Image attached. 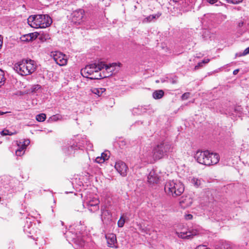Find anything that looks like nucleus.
I'll return each mask as SVG.
<instances>
[{"instance_id":"1","label":"nucleus","mask_w":249,"mask_h":249,"mask_svg":"<svg viewBox=\"0 0 249 249\" xmlns=\"http://www.w3.org/2000/svg\"><path fill=\"white\" fill-rule=\"evenodd\" d=\"M83 223L80 221L79 224H77L75 226H71L68 231H66L65 232L63 231V232L67 240L69 243H75L79 249H89V244L86 242L85 237L82 235V231L85 229Z\"/></svg>"},{"instance_id":"2","label":"nucleus","mask_w":249,"mask_h":249,"mask_svg":"<svg viewBox=\"0 0 249 249\" xmlns=\"http://www.w3.org/2000/svg\"><path fill=\"white\" fill-rule=\"evenodd\" d=\"M172 150L173 147L169 143L162 142L153 148L152 153L149 152L143 154V156L145 157L144 161L150 162L152 159L160 160L167 156L169 153L172 152Z\"/></svg>"},{"instance_id":"3","label":"nucleus","mask_w":249,"mask_h":249,"mask_svg":"<svg viewBox=\"0 0 249 249\" xmlns=\"http://www.w3.org/2000/svg\"><path fill=\"white\" fill-rule=\"evenodd\" d=\"M194 158L199 163L207 166L217 164L220 159L218 154L211 153L208 150L197 151Z\"/></svg>"},{"instance_id":"4","label":"nucleus","mask_w":249,"mask_h":249,"mask_svg":"<svg viewBox=\"0 0 249 249\" xmlns=\"http://www.w3.org/2000/svg\"><path fill=\"white\" fill-rule=\"evenodd\" d=\"M104 63L103 62L89 64L81 70V75L90 79H100V71L104 69Z\"/></svg>"},{"instance_id":"5","label":"nucleus","mask_w":249,"mask_h":249,"mask_svg":"<svg viewBox=\"0 0 249 249\" xmlns=\"http://www.w3.org/2000/svg\"><path fill=\"white\" fill-rule=\"evenodd\" d=\"M27 20L28 24L34 28H45L52 23L51 18L48 15H31Z\"/></svg>"},{"instance_id":"6","label":"nucleus","mask_w":249,"mask_h":249,"mask_svg":"<svg viewBox=\"0 0 249 249\" xmlns=\"http://www.w3.org/2000/svg\"><path fill=\"white\" fill-rule=\"evenodd\" d=\"M184 191L183 184L177 180H167L164 185V191L169 196L176 197L180 196Z\"/></svg>"},{"instance_id":"7","label":"nucleus","mask_w":249,"mask_h":249,"mask_svg":"<svg viewBox=\"0 0 249 249\" xmlns=\"http://www.w3.org/2000/svg\"><path fill=\"white\" fill-rule=\"evenodd\" d=\"M36 66L31 59L23 60L14 66V69L21 75H27L32 73L36 70Z\"/></svg>"},{"instance_id":"8","label":"nucleus","mask_w":249,"mask_h":249,"mask_svg":"<svg viewBox=\"0 0 249 249\" xmlns=\"http://www.w3.org/2000/svg\"><path fill=\"white\" fill-rule=\"evenodd\" d=\"M84 206H86L91 213H95L100 209V201L98 198L91 195L86 196Z\"/></svg>"},{"instance_id":"9","label":"nucleus","mask_w":249,"mask_h":249,"mask_svg":"<svg viewBox=\"0 0 249 249\" xmlns=\"http://www.w3.org/2000/svg\"><path fill=\"white\" fill-rule=\"evenodd\" d=\"M195 0H180L178 8L182 13L191 11L195 3Z\"/></svg>"},{"instance_id":"10","label":"nucleus","mask_w":249,"mask_h":249,"mask_svg":"<svg viewBox=\"0 0 249 249\" xmlns=\"http://www.w3.org/2000/svg\"><path fill=\"white\" fill-rule=\"evenodd\" d=\"M85 12L83 9L75 10L71 14V22L75 25H80L83 21Z\"/></svg>"},{"instance_id":"11","label":"nucleus","mask_w":249,"mask_h":249,"mask_svg":"<svg viewBox=\"0 0 249 249\" xmlns=\"http://www.w3.org/2000/svg\"><path fill=\"white\" fill-rule=\"evenodd\" d=\"M51 56L56 63L59 66H64L67 64V59L65 54L60 52H54L52 53Z\"/></svg>"},{"instance_id":"12","label":"nucleus","mask_w":249,"mask_h":249,"mask_svg":"<svg viewBox=\"0 0 249 249\" xmlns=\"http://www.w3.org/2000/svg\"><path fill=\"white\" fill-rule=\"evenodd\" d=\"M115 168L122 176H126L128 168L126 164L123 161L120 160L117 161L115 163Z\"/></svg>"},{"instance_id":"13","label":"nucleus","mask_w":249,"mask_h":249,"mask_svg":"<svg viewBox=\"0 0 249 249\" xmlns=\"http://www.w3.org/2000/svg\"><path fill=\"white\" fill-rule=\"evenodd\" d=\"M116 64L113 63L112 65H107L104 64L103 71L102 72H100L101 74V79L108 77L113 74L114 71V66Z\"/></svg>"},{"instance_id":"14","label":"nucleus","mask_w":249,"mask_h":249,"mask_svg":"<svg viewBox=\"0 0 249 249\" xmlns=\"http://www.w3.org/2000/svg\"><path fill=\"white\" fill-rule=\"evenodd\" d=\"M76 146H78L75 145L74 140L70 141L67 144L64 146L62 149L63 151L67 155H71L74 153L76 150H77Z\"/></svg>"},{"instance_id":"15","label":"nucleus","mask_w":249,"mask_h":249,"mask_svg":"<svg viewBox=\"0 0 249 249\" xmlns=\"http://www.w3.org/2000/svg\"><path fill=\"white\" fill-rule=\"evenodd\" d=\"M148 182L150 184H157L160 181V176L156 170H152L147 176Z\"/></svg>"},{"instance_id":"16","label":"nucleus","mask_w":249,"mask_h":249,"mask_svg":"<svg viewBox=\"0 0 249 249\" xmlns=\"http://www.w3.org/2000/svg\"><path fill=\"white\" fill-rule=\"evenodd\" d=\"M108 246L110 248H117V242L116 235L113 233L106 235Z\"/></svg>"},{"instance_id":"17","label":"nucleus","mask_w":249,"mask_h":249,"mask_svg":"<svg viewBox=\"0 0 249 249\" xmlns=\"http://www.w3.org/2000/svg\"><path fill=\"white\" fill-rule=\"evenodd\" d=\"M193 203V199L189 196H183L180 200L179 204L183 209L189 207Z\"/></svg>"},{"instance_id":"18","label":"nucleus","mask_w":249,"mask_h":249,"mask_svg":"<svg viewBox=\"0 0 249 249\" xmlns=\"http://www.w3.org/2000/svg\"><path fill=\"white\" fill-rule=\"evenodd\" d=\"M35 220L33 217H27L26 220V224L24 226L23 231L24 232H29L28 229L32 227H36L35 224H33Z\"/></svg>"},{"instance_id":"19","label":"nucleus","mask_w":249,"mask_h":249,"mask_svg":"<svg viewBox=\"0 0 249 249\" xmlns=\"http://www.w3.org/2000/svg\"><path fill=\"white\" fill-rule=\"evenodd\" d=\"M29 232H24L28 237L31 238L35 241H37L38 237L37 234V231L35 228L32 227L28 229Z\"/></svg>"},{"instance_id":"20","label":"nucleus","mask_w":249,"mask_h":249,"mask_svg":"<svg viewBox=\"0 0 249 249\" xmlns=\"http://www.w3.org/2000/svg\"><path fill=\"white\" fill-rule=\"evenodd\" d=\"M214 18H220L221 19H224L225 18V17L224 16H223V15H221L220 14L217 15H215L213 14H205L204 15V17L202 18V20H203L202 23L205 22L207 19L209 20V19L212 20V19H213Z\"/></svg>"},{"instance_id":"21","label":"nucleus","mask_w":249,"mask_h":249,"mask_svg":"<svg viewBox=\"0 0 249 249\" xmlns=\"http://www.w3.org/2000/svg\"><path fill=\"white\" fill-rule=\"evenodd\" d=\"M147 107L146 106H139L138 107L134 108L132 109V113L134 115H141L143 112H146Z\"/></svg>"},{"instance_id":"22","label":"nucleus","mask_w":249,"mask_h":249,"mask_svg":"<svg viewBox=\"0 0 249 249\" xmlns=\"http://www.w3.org/2000/svg\"><path fill=\"white\" fill-rule=\"evenodd\" d=\"M243 107L241 105H236L234 106V117H238L242 120V117L243 116L244 113L243 112Z\"/></svg>"},{"instance_id":"23","label":"nucleus","mask_w":249,"mask_h":249,"mask_svg":"<svg viewBox=\"0 0 249 249\" xmlns=\"http://www.w3.org/2000/svg\"><path fill=\"white\" fill-rule=\"evenodd\" d=\"M36 36H34L33 33H30V34L23 35L20 37V39L22 41L28 42V41H32V40L36 39Z\"/></svg>"},{"instance_id":"24","label":"nucleus","mask_w":249,"mask_h":249,"mask_svg":"<svg viewBox=\"0 0 249 249\" xmlns=\"http://www.w3.org/2000/svg\"><path fill=\"white\" fill-rule=\"evenodd\" d=\"M101 218L102 221H104V220L107 217H108V218H109L110 216V213L109 211L106 209L105 207H102L101 208Z\"/></svg>"},{"instance_id":"25","label":"nucleus","mask_w":249,"mask_h":249,"mask_svg":"<svg viewBox=\"0 0 249 249\" xmlns=\"http://www.w3.org/2000/svg\"><path fill=\"white\" fill-rule=\"evenodd\" d=\"M202 37L205 40H207L209 39L212 40L214 38V35L212 34L209 30H205L203 32Z\"/></svg>"},{"instance_id":"26","label":"nucleus","mask_w":249,"mask_h":249,"mask_svg":"<svg viewBox=\"0 0 249 249\" xmlns=\"http://www.w3.org/2000/svg\"><path fill=\"white\" fill-rule=\"evenodd\" d=\"M164 91L162 90H158L153 93V97L155 99L161 98L164 95Z\"/></svg>"},{"instance_id":"27","label":"nucleus","mask_w":249,"mask_h":249,"mask_svg":"<svg viewBox=\"0 0 249 249\" xmlns=\"http://www.w3.org/2000/svg\"><path fill=\"white\" fill-rule=\"evenodd\" d=\"M105 91L106 89L104 88H94L92 90V92L99 97L101 96Z\"/></svg>"},{"instance_id":"28","label":"nucleus","mask_w":249,"mask_h":249,"mask_svg":"<svg viewBox=\"0 0 249 249\" xmlns=\"http://www.w3.org/2000/svg\"><path fill=\"white\" fill-rule=\"evenodd\" d=\"M82 141L85 142V147H86L87 149L91 150L93 147L92 143L90 142L88 140L85 136H84L82 137Z\"/></svg>"},{"instance_id":"29","label":"nucleus","mask_w":249,"mask_h":249,"mask_svg":"<svg viewBox=\"0 0 249 249\" xmlns=\"http://www.w3.org/2000/svg\"><path fill=\"white\" fill-rule=\"evenodd\" d=\"M190 182L196 187H198L201 184V180L194 177L191 178Z\"/></svg>"},{"instance_id":"30","label":"nucleus","mask_w":249,"mask_h":249,"mask_svg":"<svg viewBox=\"0 0 249 249\" xmlns=\"http://www.w3.org/2000/svg\"><path fill=\"white\" fill-rule=\"evenodd\" d=\"M193 235L191 233L190 231H187V232H181L179 235L178 236L181 238H187L189 239Z\"/></svg>"},{"instance_id":"31","label":"nucleus","mask_w":249,"mask_h":249,"mask_svg":"<svg viewBox=\"0 0 249 249\" xmlns=\"http://www.w3.org/2000/svg\"><path fill=\"white\" fill-rule=\"evenodd\" d=\"M62 118V117L59 114H55L52 116L50 117L48 121L49 122H56L58 120H61Z\"/></svg>"},{"instance_id":"32","label":"nucleus","mask_w":249,"mask_h":249,"mask_svg":"<svg viewBox=\"0 0 249 249\" xmlns=\"http://www.w3.org/2000/svg\"><path fill=\"white\" fill-rule=\"evenodd\" d=\"M74 142H75V145H77L78 146H76V148H77V149H82L83 147H85V142L82 141V138L81 140H79L78 142H77L76 141H74Z\"/></svg>"},{"instance_id":"33","label":"nucleus","mask_w":249,"mask_h":249,"mask_svg":"<svg viewBox=\"0 0 249 249\" xmlns=\"http://www.w3.org/2000/svg\"><path fill=\"white\" fill-rule=\"evenodd\" d=\"M36 120L39 122H43L46 118V115L44 113H40L36 116Z\"/></svg>"},{"instance_id":"34","label":"nucleus","mask_w":249,"mask_h":249,"mask_svg":"<svg viewBox=\"0 0 249 249\" xmlns=\"http://www.w3.org/2000/svg\"><path fill=\"white\" fill-rule=\"evenodd\" d=\"M5 81L4 73L3 71L0 69V87L4 85Z\"/></svg>"},{"instance_id":"35","label":"nucleus","mask_w":249,"mask_h":249,"mask_svg":"<svg viewBox=\"0 0 249 249\" xmlns=\"http://www.w3.org/2000/svg\"><path fill=\"white\" fill-rule=\"evenodd\" d=\"M110 152L108 150H106L101 154V156L102 159H104V161L107 160L110 157Z\"/></svg>"},{"instance_id":"36","label":"nucleus","mask_w":249,"mask_h":249,"mask_svg":"<svg viewBox=\"0 0 249 249\" xmlns=\"http://www.w3.org/2000/svg\"><path fill=\"white\" fill-rule=\"evenodd\" d=\"M217 249H231L230 245L226 243H222L220 246H219Z\"/></svg>"},{"instance_id":"37","label":"nucleus","mask_w":249,"mask_h":249,"mask_svg":"<svg viewBox=\"0 0 249 249\" xmlns=\"http://www.w3.org/2000/svg\"><path fill=\"white\" fill-rule=\"evenodd\" d=\"M248 54H249V47L246 48L243 53H236L235 54V57L244 56Z\"/></svg>"},{"instance_id":"38","label":"nucleus","mask_w":249,"mask_h":249,"mask_svg":"<svg viewBox=\"0 0 249 249\" xmlns=\"http://www.w3.org/2000/svg\"><path fill=\"white\" fill-rule=\"evenodd\" d=\"M213 219L217 221L223 220L224 219L223 217L220 213H213Z\"/></svg>"},{"instance_id":"39","label":"nucleus","mask_w":249,"mask_h":249,"mask_svg":"<svg viewBox=\"0 0 249 249\" xmlns=\"http://www.w3.org/2000/svg\"><path fill=\"white\" fill-rule=\"evenodd\" d=\"M74 1V0H60V1L57 2L59 4H63L64 5H69L70 4H71Z\"/></svg>"},{"instance_id":"40","label":"nucleus","mask_w":249,"mask_h":249,"mask_svg":"<svg viewBox=\"0 0 249 249\" xmlns=\"http://www.w3.org/2000/svg\"><path fill=\"white\" fill-rule=\"evenodd\" d=\"M25 149L24 147H20L19 149H17L16 151V154L18 156H20L22 155L24 153V150Z\"/></svg>"},{"instance_id":"41","label":"nucleus","mask_w":249,"mask_h":249,"mask_svg":"<svg viewBox=\"0 0 249 249\" xmlns=\"http://www.w3.org/2000/svg\"><path fill=\"white\" fill-rule=\"evenodd\" d=\"M160 15H161V14H159V13H158L155 15H150L148 17L147 19L149 21H151L152 20H153L154 19L158 18H159L160 16Z\"/></svg>"},{"instance_id":"42","label":"nucleus","mask_w":249,"mask_h":249,"mask_svg":"<svg viewBox=\"0 0 249 249\" xmlns=\"http://www.w3.org/2000/svg\"><path fill=\"white\" fill-rule=\"evenodd\" d=\"M125 223V219L123 218V217H121L120 219L118 221V226L119 227L122 228L124 226Z\"/></svg>"},{"instance_id":"43","label":"nucleus","mask_w":249,"mask_h":249,"mask_svg":"<svg viewBox=\"0 0 249 249\" xmlns=\"http://www.w3.org/2000/svg\"><path fill=\"white\" fill-rule=\"evenodd\" d=\"M13 133L10 132L7 129H4L3 130L1 131L0 132V134L2 136H7V135H10L11 136L13 135Z\"/></svg>"},{"instance_id":"44","label":"nucleus","mask_w":249,"mask_h":249,"mask_svg":"<svg viewBox=\"0 0 249 249\" xmlns=\"http://www.w3.org/2000/svg\"><path fill=\"white\" fill-rule=\"evenodd\" d=\"M205 0L211 4H215V5H216V6L219 5V4L221 3V2L218 1V0Z\"/></svg>"},{"instance_id":"45","label":"nucleus","mask_w":249,"mask_h":249,"mask_svg":"<svg viewBox=\"0 0 249 249\" xmlns=\"http://www.w3.org/2000/svg\"><path fill=\"white\" fill-rule=\"evenodd\" d=\"M41 88V87L39 85H36L33 86L31 89V91L32 92H35L36 90H37L38 89H40Z\"/></svg>"},{"instance_id":"46","label":"nucleus","mask_w":249,"mask_h":249,"mask_svg":"<svg viewBox=\"0 0 249 249\" xmlns=\"http://www.w3.org/2000/svg\"><path fill=\"white\" fill-rule=\"evenodd\" d=\"M30 142L29 140H25L23 142V143L21 145V147H24V149H26V147L30 144Z\"/></svg>"},{"instance_id":"47","label":"nucleus","mask_w":249,"mask_h":249,"mask_svg":"<svg viewBox=\"0 0 249 249\" xmlns=\"http://www.w3.org/2000/svg\"><path fill=\"white\" fill-rule=\"evenodd\" d=\"M95 160L96 162L98 163H102L105 161L104 159H102L101 156L96 157Z\"/></svg>"},{"instance_id":"48","label":"nucleus","mask_w":249,"mask_h":249,"mask_svg":"<svg viewBox=\"0 0 249 249\" xmlns=\"http://www.w3.org/2000/svg\"><path fill=\"white\" fill-rule=\"evenodd\" d=\"M189 95H190V93L186 92L182 94V95L181 96V98L183 100H186L189 98Z\"/></svg>"},{"instance_id":"49","label":"nucleus","mask_w":249,"mask_h":249,"mask_svg":"<svg viewBox=\"0 0 249 249\" xmlns=\"http://www.w3.org/2000/svg\"><path fill=\"white\" fill-rule=\"evenodd\" d=\"M203 64L201 62H199L194 68L195 70H197L200 68H202L203 67Z\"/></svg>"},{"instance_id":"50","label":"nucleus","mask_w":249,"mask_h":249,"mask_svg":"<svg viewBox=\"0 0 249 249\" xmlns=\"http://www.w3.org/2000/svg\"><path fill=\"white\" fill-rule=\"evenodd\" d=\"M185 218L187 220H190L193 218V215L191 214H187L185 215Z\"/></svg>"},{"instance_id":"51","label":"nucleus","mask_w":249,"mask_h":249,"mask_svg":"<svg viewBox=\"0 0 249 249\" xmlns=\"http://www.w3.org/2000/svg\"><path fill=\"white\" fill-rule=\"evenodd\" d=\"M196 249H211L210 248H207L205 246H199L197 247Z\"/></svg>"},{"instance_id":"52","label":"nucleus","mask_w":249,"mask_h":249,"mask_svg":"<svg viewBox=\"0 0 249 249\" xmlns=\"http://www.w3.org/2000/svg\"><path fill=\"white\" fill-rule=\"evenodd\" d=\"M209 61H210V59H205L203 60H202L201 62L203 64H205L208 63Z\"/></svg>"},{"instance_id":"53","label":"nucleus","mask_w":249,"mask_h":249,"mask_svg":"<svg viewBox=\"0 0 249 249\" xmlns=\"http://www.w3.org/2000/svg\"><path fill=\"white\" fill-rule=\"evenodd\" d=\"M2 39H3L2 36L1 35H0V49H1L2 44H3Z\"/></svg>"},{"instance_id":"54","label":"nucleus","mask_w":249,"mask_h":249,"mask_svg":"<svg viewBox=\"0 0 249 249\" xmlns=\"http://www.w3.org/2000/svg\"><path fill=\"white\" fill-rule=\"evenodd\" d=\"M243 24H244V22L242 21H241L238 24V27H239V28L242 27L243 26Z\"/></svg>"},{"instance_id":"55","label":"nucleus","mask_w":249,"mask_h":249,"mask_svg":"<svg viewBox=\"0 0 249 249\" xmlns=\"http://www.w3.org/2000/svg\"><path fill=\"white\" fill-rule=\"evenodd\" d=\"M243 0H234V4L242 2Z\"/></svg>"},{"instance_id":"56","label":"nucleus","mask_w":249,"mask_h":249,"mask_svg":"<svg viewBox=\"0 0 249 249\" xmlns=\"http://www.w3.org/2000/svg\"><path fill=\"white\" fill-rule=\"evenodd\" d=\"M225 113L227 115H228L229 116H231V115H232V112H231L229 111H228L227 110L225 111Z\"/></svg>"},{"instance_id":"57","label":"nucleus","mask_w":249,"mask_h":249,"mask_svg":"<svg viewBox=\"0 0 249 249\" xmlns=\"http://www.w3.org/2000/svg\"><path fill=\"white\" fill-rule=\"evenodd\" d=\"M234 9H237L238 10H241L242 9V7L241 6H238V7L234 6Z\"/></svg>"},{"instance_id":"58","label":"nucleus","mask_w":249,"mask_h":249,"mask_svg":"<svg viewBox=\"0 0 249 249\" xmlns=\"http://www.w3.org/2000/svg\"><path fill=\"white\" fill-rule=\"evenodd\" d=\"M227 2L230 3H233V0H225Z\"/></svg>"},{"instance_id":"59","label":"nucleus","mask_w":249,"mask_h":249,"mask_svg":"<svg viewBox=\"0 0 249 249\" xmlns=\"http://www.w3.org/2000/svg\"><path fill=\"white\" fill-rule=\"evenodd\" d=\"M8 112H3L0 110V115H4L6 113H7Z\"/></svg>"},{"instance_id":"60","label":"nucleus","mask_w":249,"mask_h":249,"mask_svg":"<svg viewBox=\"0 0 249 249\" xmlns=\"http://www.w3.org/2000/svg\"><path fill=\"white\" fill-rule=\"evenodd\" d=\"M245 188H243V192H245L246 193V194H247L249 195V190L247 191V190H245Z\"/></svg>"},{"instance_id":"61","label":"nucleus","mask_w":249,"mask_h":249,"mask_svg":"<svg viewBox=\"0 0 249 249\" xmlns=\"http://www.w3.org/2000/svg\"><path fill=\"white\" fill-rule=\"evenodd\" d=\"M239 71V69L234 70V75H236V74H237V73Z\"/></svg>"},{"instance_id":"62","label":"nucleus","mask_w":249,"mask_h":249,"mask_svg":"<svg viewBox=\"0 0 249 249\" xmlns=\"http://www.w3.org/2000/svg\"><path fill=\"white\" fill-rule=\"evenodd\" d=\"M243 163L244 164H247L249 165V163H248V161H246V162L245 163V161H243Z\"/></svg>"},{"instance_id":"63","label":"nucleus","mask_w":249,"mask_h":249,"mask_svg":"<svg viewBox=\"0 0 249 249\" xmlns=\"http://www.w3.org/2000/svg\"><path fill=\"white\" fill-rule=\"evenodd\" d=\"M174 1L177 2H179V1H180V0H173Z\"/></svg>"},{"instance_id":"64","label":"nucleus","mask_w":249,"mask_h":249,"mask_svg":"<svg viewBox=\"0 0 249 249\" xmlns=\"http://www.w3.org/2000/svg\"><path fill=\"white\" fill-rule=\"evenodd\" d=\"M60 222H61V223L62 225L63 226V224H64V222H62V221H60Z\"/></svg>"}]
</instances>
